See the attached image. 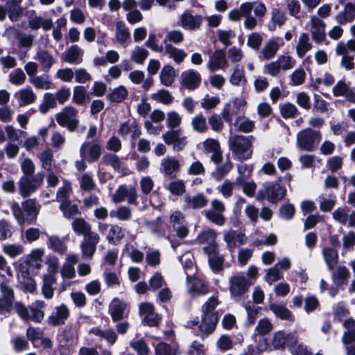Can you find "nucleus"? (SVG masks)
Wrapping results in <instances>:
<instances>
[{
  "mask_svg": "<svg viewBox=\"0 0 355 355\" xmlns=\"http://www.w3.org/2000/svg\"><path fill=\"white\" fill-rule=\"evenodd\" d=\"M44 255V249L35 248L13 263L17 270L18 280L24 288H35L36 282L31 274L41 268Z\"/></svg>",
  "mask_w": 355,
  "mask_h": 355,
  "instance_id": "obj_1",
  "label": "nucleus"
},
{
  "mask_svg": "<svg viewBox=\"0 0 355 355\" xmlns=\"http://www.w3.org/2000/svg\"><path fill=\"white\" fill-rule=\"evenodd\" d=\"M10 208L17 223L22 225L26 223L30 224L35 220L40 213L41 206L37 203L35 199L30 198L21 203V207L17 202H13Z\"/></svg>",
  "mask_w": 355,
  "mask_h": 355,
  "instance_id": "obj_2",
  "label": "nucleus"
},
{
  "mask_svg": "<svg viewBox=\"0 0 355 355\" xmlns=\"http://www.w3.org/2000/svg\"><path fill=\"white\" fill-rule=\"evenodd\" d=\"M272 329L273 325L269 319L263 318L260 320L255 327L254 334L252 336V340L254 342L255 345L254 346L250 345L249 350L254 347L255 349H252V351L256 350L257 352H263L270 349L268 340L264 336L270 333Z\"/></svg>",
  "mask_w": 355,
  "mask_h": 355,
  "instance_id": "obj_3",
  "label": "nucleus"
},
{
  "mask_svg": "<svg viewBox=\"0 0 355 355\" xmlns=\"http://www.w3.org/2000/svg\"><path fill=\"white\" fill-rule=\"evenodd\" d=\"M321 140L322 134L320 131L306 128L297 133L296 144L300 150L311 152L317 148Z\"/></svg>",
  "mask_w": 355,
  "mask_h": 355,
  "instance_id": "obj_4",
  "label": "nucleus"
},
{
  "mask_svg": "<svg viewBox=\"0 0 355 355\" xmlns=\"http://www.w3.org/2000/svg\"><path fill=\"white\" fill-rule=\"evenodd\" d=\"M78 113V110L76 107L69 105L55 114V119L61 127L66 128L70 132H73L80 123Z\"/></svg>",
  "mask_w": 355,
  "mask_h": 355,
  "instance_id": "obj_5",
  "label": "nucleus"
},
{
  "mask_svg": "<svg viewBox=\"0 0 355 355\" xmlns=\"http://www.w3.org/2000/svg\"><path fill=\"white\" fill-rule=\"evenodd\" d=\"M266 12L267 8L261 1L245 3V28H254L258 19H262Z\"/></svg>",
  "mask_w": 355,
  "mask_h": 355,
  "instance_id": "obj_6",
  "label": "nucleus"
},
{
  "mask_svg": "<svg viewBox=\"0 0 355 355\" xmlns=\"http://www.w3.org/2000/svg\"><path fill=\"white\" fill-rule=\"evenodd\" d=\"M44 181V175L37 173L33 176L22 175L19 180V193L23 198H26L36 191Z\"/></svg>",
  "mask_w": 355,
  "mask_h": 355,
  "instance_id": "obj_7",
  "label": "nucleus"
},
{
  "mask_svg": "<svg viewBox=\"0 0 355 355\" xmlns=\"http://www.w3.org/2000/svg\"><path fill=\"white\" fill-rule=\"evenodd\" d=\"M286 195V189L279 183H270L265 189H260L257 196L256 200L262 202L267 199L270 202L276 203L282 200Z\"/></svg>",
  "mask_w": 355,
  "mask_h": 355,
  "instance_id": "obj_8",
  "label": "nucleus"
},
{
  "mask_svg": "<svg viewBox=\"0 0 355 355\" xmlns=\"http://www.w3.org/2000/svg\"><path fill=\"white\" fill-rule=\"evenodd\" d=\"M101 154L102 147L97 140L85 141L80 148L81 158L88 162H96Z\"/></svg>",
  "mask_w": 355,
  "mask_h": 355,
  "instance_id": "obj_9",
  "label": "nucleus"
},
{
  "mask_svg": "<svg viewBox=\"0 0 355 355\" xmlns=\"http://www.w3.org/2000/svg\"><path fill=\"white\" fill-rule=\"evenodd\" d=\"M98 230L101 234L105 236L107 241L112 244L119 243L124 237L123 229L117 225L98 223Z\"/></svg>",
  "mask_w": 355,
  "mask_h": 355,
  "instance_id": "obj_10",
  "label": "nucleus"
},
{
  "mask_svg": "<svg viewBox=\"0 0 355 355\" xmlns=\"http://www.w3.org/2000/svg\"><path fill=\"white\" fill-rule=\"evenodd\" d=\"M163 141L168 146H172L175 152L183 150L187 145V137L182 136L181 130H170L162 135Z\"/></svg>",
  "mask_w": 355,
  "mask_h": 355,
  "instance_id": "obj_11",
  "label": "nucleus"
},
{
  "mask_svg": "<svg viewBox=\"0 0 355 355\" xmlns=\"http://www.w3.org/2000/svg\"><path fill=\"white\" fill-rule=\"evenodd\" d=\"M297 336L292 332L286 333L284 331H278L273 335L272 343L270 344V349L267 351H272L273 349H284L286 344H288L289 347L291 344L297 342Z\"/></svg>",
  "mask_w": 355,
  "mask_h": 355,
  "instance_id": "obj_12",
  "label": "nucleus"
},
{
  "mask_svg": "<svg viewBox=\"0 0 355 355\" xmlns=\"http://www.w3.org/2000/svg\"><path fill=\"white\" fill-rule=\"evenodd\" d=\"M137 192L134 187L120 185L112 196V200L114 203H119L127 200L129 204L137 205Z\"/></svg>",
  "mask_w": 355,
  "mask_h": 355,
  "instance_id": "obj_13",
  "label": "nucleus"
},
{
  "mask_svg": "<svg viewBox=\"0 0 355 355\" xmlns=\"http://www.w3.org/2000/svg\"><path fill=\"white\" fill-rule=\"evenodd\" d=\"M225 211L224 204L217 200L214 199L211 202V208L205 211V216L211 223L221 226L225 223V218L223 213Z\"/></svg>",
  "mask_w": 355,
  "mask_h": 355,
  "instance_id": "obj_14",
  "label": "nucleus"
},
{
  "mask_svg": "<svg viewBox=\"0 0 355 355\" xmlns=\"http://www.w3.org/2000/svg\"><path fill=\"white\" fill-rule=\"evenodd\" d=\"M326 24L316 15L310 17V33L312 40L317 44H321L326 40Z\"/></svg>",
  "mask_w": 355,
  "mask_h": 355,
  "instance_id": "obj_15",
  "label": "nucleus"
},
{
  "mask_svg": "<svg viewBox=\"0 0 355 355\" xmlns=\"http://www.w3.org/2000/svg\"><path fill=\"white\" fill-rule=\"evenodd\" d=\"M202 23V17L199 15H193L189 10H185L179 18V25L185 30L198 29Z\"/></svg>",
  "mask_w": 355,
  "mask_h": 355,
  "instance_id": "obj_16",
  "label": "nucleus"
},
{
  "mask_svg": "<svg viewBox=\"0 0 355 355\" xmlns=\"http://www.w3.org/2000/svg\"><path fill=\"white\" fill-rule=\"evenodd\" d=\"M180 162L175 157H166L161 160L160 172L164 177L174 178L180 169Z\"/></svg>",
  "mask_w": 355,
  "mask_h": 355,
  "instance_id": "obj_17",
  "label": "nucleus"
},
{
  "mask_svg": "<svg viewBox=\"0 0 355 355\" xmlns=\"http://www.w3.org/2000/svg\"><path fill=\"white\" fill-rule=\"evenodd\" d=\"M244 101L242 98H235L229 103H227L221 113L223 119L225 121L231 123L232 117L241 114Z\"/></svg>",
  "mask_w": 355,
  "mask_h": 355,
  "instance_id": "obj_18",
  "label": "nucleus"
},
{
  "mask_svg": "<svg viewBox=\"0 0 355 355\" xmlns=\"http://www.w3.org/2000/svg\"><path fill=\"white\" fill-rule=\"evenodd\" d=\"M99 241L100 236L98 234H92L84 238L80 245L83 257L92 259L96 252V245Z\"/></svg>",
  "mask_w": 355,
  "mask_h": 355,
  "instance_id": "obj_19",
  "label": "nucleus"
},
{
  "mask_svg": "<svg viewBox=\"0 0 355 355\" xmlns=\"http://www.w3.org/2000/svg\"><path fill=\"white\" fill-rule=\"evenodd\" d=\"M55 309V311H53L48 317V324L52 327H58L64 324L69 316L68 307L64 304H62L56 306Z\"/></svg>",
  "mask_w": 355,
  "mask_h": 355,
  "instance_id": "obj_20",
  "label": "nucleus"
},
{
  "mask_svg": "<svg viewBox=\"0 0 355 355\" xmlns=\"http://www.w3.org/2000/svg\"><path fill=\"white\" fill-rule=\"evenodd\" d=\"M219 321L218 312H205L202 314V324L198 325L199 330L207 335L215 330Z\"/></svg>",
  "mask_w": 355,
  "mask_h": 355,
  "instance_id": "obj_21",
  "label": "nucleus"
},
{
  "mask_svg": "<svg viewBox=\"0 0 355 355\" xmlns=\"http://www.w3.org/2000/svg\"><path fill=\"white\" fill-rule=\"evenodd\" d=\"M201 83L200 74L193 69H189L182 73L181 84L189 90L197 89Z\"/></svg>",
  "mask_w": 355,
  "mask_h": 355,
  "instance_id": "obj_22",
  "label": "nucleus"
},
{
  "mask_svg": "<svg viewBox=\"0 0 355 355\" xmlns=\"http://www.w3.org/2000/svg\"><path fill=\"white\" fill-rule=\"evenodd\" d=\"M84 51L74 44L68 48L62 55V61L71 64H80L83 60Z\"/></svg>",
  "mask_w": 355,
  "mask_h": 355,
  "instance_id": "obj_23",
  "label": "nucleus"
},
{
  "mask_svg": "<svg viewBox=\"0 0 355 355\" xmlns=\"http://www.w3.org/2000/svg\"><path fill=\"white\" fill-rule=\"evenodd\" d=\"M277 37H272L265 42L259 56L261 60H269L275 58L280 46Z\"/></svg>",
  "mask_w": 355,
  "mask_h": 355,
  "instance_id": "obj_24",
  "label": "nucleus"
},
{
  "mask_svg": "<svg viewBox=\"0 0 355 355\" xmlns=\"http://www.w3.org/2000/svg\"><path fill=\"white\" fill-rule=\"evenodd\" d=\"M217 233L213 230H207L201 232L197 237L200 243L208 244L204 248L205 252H216L218 250V245L215 242Z\"/></svg>",
  "mask_w": 355,
  "mask_h": 355,
  "instance_id": "obj_25",
  "label": "nucleus"
},
{
  "mask_svg": "<svg viewBox=\"0 0 355 355\" xmlns=\"http://www.w3.org/2000/svg\"><path fill=\"white\" fill-rule=\"evenodd\" d=\"M71 228L73 232L78 236H83L84 238L97 234L92 231L91 224L83 217H77L71 222Z\"/></svg>",
  "mask_w": 355,
  "mask_h": 355,
  "instance_id": "obj_26",
  "label": "nucleus"
},
{
  "mask_svg": "<svg viewBox=\"0 0 355 355\" xmlns=\"http://www.w3.org/2000/svg\"><path fill=\"white\" fill-rule=\"evenodd\" d=\"M126 304L115 297L109 305L108 312L113 322H116L122 320L125 317Z\"/></svg>",
  "mask_w": 355,
  "mask_h": 355,
  "instance_id": "obj_27",
  "label": "nucleus"
},
{
  "mask_svg": "<svg viewBox=\"0 0 355 355\" xmlns=\"http://www.w3.org/2000/svg\"><path fill=\"white\" fill-rule=\"evenodd\" d=\"M229 146L233 155L238 159H244V138L236 135H232L229 139Z\"/></svg>",
  "mask_w": 355,
  "mask_h": 355,
  "instance_id": "obj_28",
  "label": "nucleus"
},
{
  "mask_svg": "<svg viewBox=\"0 0 355 355\" xmlns=\"http://www.w3.org/2000/svg\"><path fill=\"white\" fill-rule=\"evenodd\" d=\"M355 19V2H348L345 4L344 10L336 16L338 24L344 25L353 21Z\"/></svg>",
  "mask_w": 355,
  "mask_h": 355,
  "instance_id": "obj_29",
  "label": "nucleus"
},
{
  "mask_svg": "<svg viewBox=\"0 0 355 355\" xmlns=\"http://www.w3.org/2000/svg\"><path fill=\"white\" fill-rule=\"evenodd\" d=\"M58 340L60 343H73L78 340L76 328L72 323H68L64 328L58 330Z\"/></svg>",
  "mask_w": 355,
  "mask_h": 355,
  "instance_id": "obj_30",
  "label": "nucleus"
},
{
  "mask_svg": "<svg viewBox=\"0 0 355 355\" xmlns=\"http://www.w3.org/2000/svg\"><path fill=\"white\" fill-rule=\"evenodd\" d=\"M14 96L22 107L35 103L37 99V95L31 87L21 89L15 94Z\"/></svg>",
  "mask_w": 355,
  "mask_h": 355,
  "instance_id": "obj_31",
  "label": "nucleus"
},
{
  "mask_svg": "<svg viewBox=\"0 0 355 355\" xmlns=\"http://www.w3.org/2000/svg\"><path fill=\"white\" fill-rule=\"evenodd\" d=\"M164 53L173 60L175 64H181L187 56V53L181 49H178L171 44L165 42Z\"/></svg>",
  "mask_w": 355,
  "mask_h": 355,
  "instance_id": "obj_32",
  "label": "nucleus"
},
{
  "mask_svg": "<svg viewBox=\"0 0 355 355\" xmlns=\"http://www.w3.org/2000/svg\"><path fill=\"white\" fill-rule=\"evenodd\" d=\"M343 326L345 331L342 336V342L347 346L355 341V320L352 318L346 319L343 321Z\"/></svg>",
  "mask_w": 355,
  "mask_h": 355,
  "instance_id": "obj_33",
  "label": "nucleus"
},
{
  "mask_svg": "<svg viewBox=\"0 0 355 355\" xmlns=\"http://www.w3.org/2000/svg\"><path fill=\"white\" fill-rule=\"evenodd\" d=\"M333 94L335 96H345L349 101L355 102V93L343 80L338 81L334 87Z\"/></svg>",
  "mask_w": 355,
  "mask_h": 355,
  "instance_id": "obj_34",
  "label": "nucleus"
},
{
  "mask_svg": "<svg viewBox=\"0 0 355 355\" xmlns=\"http://www.w3.org/2000/svg\"><path fill=\"white\" fill-rule=\"evenodd\" d=\"M332 272V280L337 286L345 284L348 281L350 274L349 270L345 266H336Z\"/></svg>",
  "mask_w": 355,
  "mask_h": 355,
  "instance_id": "obj_35",
  "label": "nucleus"
},
{
  "mask_svg": "<svg viewBox=\"0 0 355 355\" xmlns=\"http://www.w3.org/2000/svg\"><path fill=\"white\" fill-rule=\"evenodd\" d=\"M227 63L225 53L221 50L216 51L211 56L208 67L211 71L223 69Z\"/></svg>",
  "mask_w": 355,
  "mask_h": 355,
  "instance_id": "obj_36",
  "label": "nucleus"
},
{
  "mask_svg": "<svg viewBox=\"0 0 355 355\" xmlns=\"http://www.w3.org/2000/svg\"><path fill=\"white\" fill-rule=\"evenodd\" d=\"M46 306V303L43 300H36L29 306L31 314L29 315V321L40 323L44 318V312L42 309Z\"/></svg>",
  "mask_w": 355,
  "mask_h": 355,
  "instance_id": "obj_37",
  "label": "nucleus"
},
{
  "mask_svg": "<svg viewBox=\"0 0 355 355\" xmlns=\"http://www.w3.org/2000/svg\"><path fill=\"white\" fill-rule=\"evenodd\" d=\"M322 254L328 268L330 270H334L338 265L339 261L337 250L333 248L326 247L322 249Z\"/></svg>",
  "mask_w": 355,
  "mask_h": 355,
  "instance_id": "obj_38",
  "label": "nucleus"
},
{
  "mask_svg": "<svg viewBox=\"0 0 355 355\" xmlns=\"http://www.w3.org/2000/svg\"><path fill=\"white\" fill-rule=\"evenodd\" d=\"M115 37L117 42L124 46L128 45V42L130 40L129 28L122 21H118L116 23Z\"/></svg>",
  "mask_w": 355,
  "mask_h": 355,
  "instance_id": "obj_39",
  "label": "nucleus"
},
{
  "mask_svg": "<svg viewBox=\"0 0 355 355\" xmlns=\"http://www.w3.org/2000/svg\"><path fill=\"white\" fill-rule=\"evenodd\" d=\"M184 202L187 208L196 209L205 207L208 202V199L203 193H198L193 196H186Z\"/></svg>",
  "mask_w": 355,
  "mask_h": 355,
  "instance_id": "obj_40",
  "label": "nucleus"
},
{
  "mask_svg": "<svg viewBox=\"0 0 355 355\" xmlns=\"http://www.w3.org/2000/svg\"><path fill=\"white\" fill-rule=\"evenodd\" d=\"M53 20L51 19H44L41 16H34L28 21V26L33 30H37L40 28L44 31H48L53 28Z\"/></svg>",
  "mask_w": 355,
  "mask_h": 355,
  "instance_id": "obj_41",
  "label": "nucleus"
},
{
  "mask_svg": "<svg viewBox=\"0 0 355 355\" xmlns=\"http://www.w3.org/2000/svg\"><path fill=\"white\" fill-rule=\"evenodd\" d=\"M312 47L308 34L306 33L300 34L296 45L297 56L300 58H303L308 51L311 50Z\"/></svg>",
  "mask_w": 355,
  "mask_h": 355,
  "instance_id": "obj_42",
  "label": "nucleus"
},
{
  "mask_svg": "<svg viewBox=\"0 0 355 355\" xmlns=\"http://www.w3.org/2000/svg\"><path fill=\"white\" fill-rule=\"evenodd\" d=\"M35 59L40 62L45 71H48L55 62L53 55L45 50H40L37 53Z\"/></svg>",
  "mask_w": 355,
  "mask_h": 355,
  "instance_id": "obj_43",
  "label": "nucleus"
},
{
  "mask_svg": "<svg viewBox=\"0 0 355 355\" xmlns=\"http://www.w3.org/2000/svg\"><path fill=\"white\" fill-rule=\"evenodd\" d=\"M175 76V68L171 65H165L160 72V82L163 85L169 87L174 83Z\"/></svg>",
  "mask_w": 355,
  "mask_h": 355,
  "instance_id": "obj_44",
  "label": "nucleus"
},
{
  "mask_svg": "<svg viewBox=\"0 0 355 355\" xmlns=\"http://www.w3.org/2000/svg\"><path fill=\"white\" fill-rule=\"evenodd\" d=\"M58 101L55 96L53 93H46L43 96V101L39 105V110L44 114L49 112L51 108H55L57 107Z\"/></svg>",
  "mask_w": 355,
  "mask_h": 355,
  "instance_id": "obj_45",
  "label": "nucleus"
},
{
  "mask_svg": "<svg viewBox=\"0 0 355 355\" xmlns=\"http://www.w3.org/2000/svg\"><path fill=\"white\" fill-rule=\"evenodd\" d=\"M224 240L232 250L243 244V235L235 231L227 232L224 234Z\"/></svg>",
  "mask_w": 355,
  "mask_h": 355,
  "instance_id": "obj_46",
  "label": "nucleus"
},
{
  "mask_svg": "<svg viewBox=\"0 0 355 355\" xmlns=\"http://www.w3.org/2000/svg\"><path fill=\"white\" fill-rule=\"evenodd\" d=\"M146 226L152 233L159 237L164 236L166 234V225L160 218H157L155 220L147 221Z\"/></svg>",
  "mask_w": 355,
  "mask_h": 355,
  "instance_id": "obj_47",
  "label": "nucleus"
},
{
  "mask_svg": "<svg viewBox=\"0 0 355 355\" xmlns=\"http://www.w3.org/2000/svg\"><path fill=\"white\" fill-rule=\"evenodd\" d=\"M30 83L37 89H50L52 88L53 83L46 75H42L30 78Z\"/></svg>",
  "mask_w": 355,
  "mask_h": 355,
  "instance_id": "obj_48",
  "label": "nucleus"
},
{
  "mask_svg": "<svg viewBox=\"0 0 355 355\" xmlns=\"http://www.w3.org/2000/svg\"><path fill=\"white\" fill-rule=\"evenodd\" d=\"M148 55L149 53L145 48L136 46L131 51L130 59L132 62L141 64L145 62Z\"/></svg>",
  "mask_w": 355,
  "mask_h": 355,
  "instance_id": "obj_49",
  "label": "nucleus"
},
{
  "mask_svg": "<svg viewBox=\"0 0 355 355\" xmlns=\"http://www.w3.org/2000/svg\"><path fill=\"white\" fill-rule=\"evenodd\" d=\"M3 252L10 258L14 259L24 252V248L19 243L5 244L2 246Z\"/></svg>",
  "mask_w": 355,
  "mask_h": 355,
  "instance_id": "obj_50",
  "label": "nucleus"
},
{
  "mask_svg": "<svg viewBox=\"0 0 355 355\" xmlns=\"http://www.w3.org/2000/svg\"><path fill=\"white\" fill-rule=\"evenodd\" d=\"M150 98L157 103H161L164 105H170L173 101V96L166 89H159L153 93L150 96Z\"/></svg>",
  "mask_w": 355,
  "mask_h": 355,
  "instance_id": "obj_51",
  "label": "nucleus"
},
{
  "mask_svg": "<svg viewBox=\"0 0 355 355\" xmlns=\"http://www.w3.org/2000/svg\"><path fill=\"white\" fill-rule=\"evenodd\" d=\"M72 189L71 183L67 180H64L62 186L60 187L57 191V200L61 203L70 201L69 197L71 193Z\"/></svg>",
  "mask_w": 355,
  "mask_h": 355,
  "instance_id": "obj_52",
  "label": "nucleus"
},
{
  "mask_svg": "<svg viewBox=\"0 0 355 355\" xmlns=\"http://www.w3.org/2000/svg\"><path fill=\"white\" fill-rule=\"evenodd\" d=\"M39 159L41 162L43 168L47 171H51L55 166V160L51 150L46 149L44 150L40 155Z\"/></svg>",
  "mask_w": 355,
  "mask_h": 355,
  "instance_id": "obj_53",
  "label": "nucleus"
},
{
  "mask_svg": "<svg viewBox=\"0 0 355 355\" xmlns=\"http://www.w3.org/2000/svg\"><path fill=\"white\" fill-rule=\"evenodd\" d=\"M112 218H115L119 220H128L132 217V210L127 206H119L116 209L110 213Z\"/></svg>",
  "mask_w": 355,
  "mask_h": 355,
  "instance_id": "obj_54",
  "label": "nucleus"
},
{
  "mask_svg": "<svg viewBox=\"0 0 355 355\" xmlns=\"http://www.w3.org/2000/svg\"><path fill=\"white\" fill-rule=\"evenodd\" d=\"M270 309L277 317L282 320H288L291 322H293L295 320V316L287 308L283 306L272 304L270 306Z\"/></svg>",
  "mask_w": 355,
  "mask_h": 355,
  "instance_id": "obj_55",
  "label": "nucleus"
},
{
  "mask_svg": "<svg viewBox=\"0 0 355 355\" xmlns=\"http://www.w3.org/2000/svg\"><path fill=\"white\" fill-rule=\"evenodd\" d=\"M87 92L84 86L76 85L73 88L72 101L73 103L83 105L87 100Z\"/></svg>",
  "mask_w": 355,
  "mask_h": 355,
  "instance_id": "obj_56",
  "label": "nucleus"
},
{
  "mask_svg": "<svg viewBox=\"0 0 355 355\" xmlns=\"http://www.w3.org/2000/svg\"><path fill=\"white\" fill-rule=\"evenodd\" d=\"M102 163L110 166L114 171H120L122 166L121 159L115 154L106 153L102 158Z\"/></svg>",
  "mask_w": 355,
  "mask_h": 355,
  "instance_id": "obj_57",
  "label": "nucleus"
},
{
  "mask_svg": "<svg viewBox=\"0 0 355 355\" xmlns=\"http://www.w3.org/2000/svg\"><path fill=\"white\" fill-rule=\"evenodd\" d=\"M279 110L284 119H293L298 114L297 107L291 103H286L279 105Z\"/></svg>",
  "mask_w": 355,
  "mask_h": 355,
  "instance_id": "obj_58",
  "label": "nucleus"
},
{
  "mask_svg": "<svg viewBox=\"0 0 355 355\" xmlns=\"http://www.w3.org/2000/svg\"><path fill=\"white\" fill-rule=\"evenodd\" d=\"M48 246L55 252L63 254L67 250V245L64 242L57 236L49 237Z\"/></svg>",
  "mask_w": 355,
  "mask_h": 355,
  "instance_id": "obj_59",
  "label": "nucleus"
},
{
  "mask_svg": "<svg viewBox=\"0 0 355 355\" xmlns=\"http://www.w3.org/2000/svg\"><path fill=\"white\" fill-rule=\"evenodd\" d=\"M209 256V263L211 270L218 272L223 269V259L218 256L217 251L206 252Z\"/></svg>",
  "mask_w": 355,
  "mask_h": 355,
  "instance_id": "obj_60",
  "label": "nucleus"
},
{
  "mask_svg": "<svg viewBox=\"0 0 355 355\" xmlns=\"http://www.w3.org/2000/svg\"><path fill=\"white\" fill-rule=\"evenodd\" d=\"M182 121V116L175 111H170L167 113L166 123L168 128L171 130H175L178 128Z\"/></svg>",
  "mask_w": 355,
  "mask_h": 355,
  "instance_id": "obj_61",
  "label": "nucleus"
},
{
  "mask_svg": "<svg viewBox=\"0 0 355 355\" xmlns=\"http://www.w3.org/2000/svg\"><path fill=\"white\" fill-rule=\"evenodd\" d=\"M59 208L62 211L64 216L68 219L80 214L78 206L71 204L70 201L60 204Z\"/></svg>",
  "mask_w": 355,
  "mask_h": 355,
  "instance_id": "obj_62",
  "label": "nucleus"
},
{
  "mask_svg": "<svg viewBox=\"0 0 355 355\" xmlns=\"http://www.w3.org/2000/svg\"><path fill=\"white\" fill-rule=\"evenodd\" d=\"M349 209L347 207H338L333 213V218L343 225L348 222Z\"/></svg>",
  "mask_w": 355,
  "mask_h": 355,
  "instance_id": "obj_63",
  "label": "nucleus"
},
{
  "mask_svg": "<svg viewBox=\"0 0 355 355\" xmlns=\"http://www.w3.org/2000/svg\"><path fill=\"white\" fill-rule=\"evenodd\" d=\"M276 60L284 71L290 70L296 64L295 58L288 54L280 55Z\"/></svg>",
  "mask_w": 355,
  "mask_h": 355,
  "instance_id": "obj_64",
  "label": "nucleus"
}]
</instances>
